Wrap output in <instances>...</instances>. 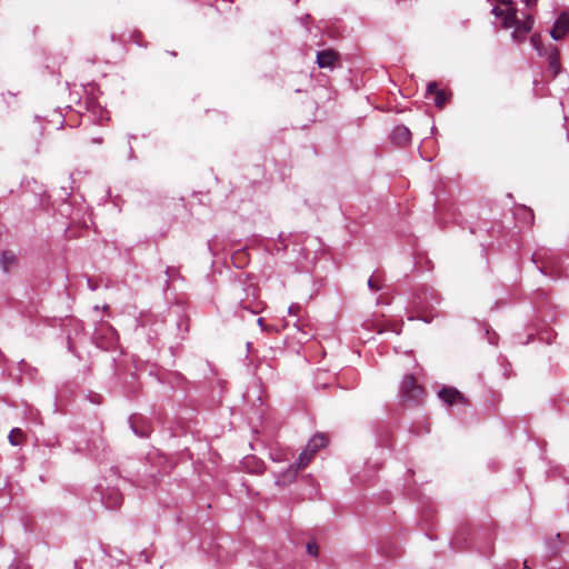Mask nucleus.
<instances>
[{"mask_svg": "<svg viewBox=\"0 0 569 569\" xmlns=\"http://www.w3.org/2000/svg\"><path fill=\"white\" fill-rule=\"evenodd\" d=\"M326 445H327V437L325 435L313 436L309 440L306 449L299 455L298 466L297 467L290 466L284 472L279 475V477L277 478V483L284 486V485L293 481L296 479L298 470L305 468L311 461V459L316 455V452L319 449L326 447Z\"/></svg>", "mask_w": 569, "mask_h": 569, "instance_id": "nucleus-1", "label": "nucleus"}, {"mask_svg": "<svg viewBox=\"0 0 569 569\" xmlns=\"http://www.w3.org/2000/svg\"><path fill=\"white\" fill-rule=\"evenodd\" d=\"M531 42L540 56L547 57L549 63L548 70L552 78H555L560 71L559 51L557 47L549 44L547 48H543L540 43L539 36H533Z\"/></svg>", "mask_w": 569, "mask_h": 569, "instance_id": "nucleus-2", "label": "nucleus"}, {"mask_svg": "<svg viewBox=\"0 0 569 569\" xmlns=\"http://www.w3.org/2000/svg\"><path fill=\"white\" fill-rule=\"evenodd\" d=\"M492 13L500 18L505 28L516 27L518 23L517 10L512 0H498V4L493 7Z\"/></svg>", "mask_w": 569, "mask_h": 569, "instance_id": "nucleus-3", "label": "nucleus"}, {"mask_svg": "<svg viewBox=\"0 0 569 569\" xmlns=\"http://www.w3.org/2000/svg\"><path fill=\"white\" fill-rule=\"evenodd\" d=\"M93 341L97 347L108 350L116 346L117 333L109 325L101 323L96 328L93 333Z\"/></svg>", "mask_w": 569, "mask_h": 569, "instance_id": "nucleus-4", "label": "nucleus"}, {"mask_svg": "<svg viewBox=\"0 0 569 569\" xmlns=\"http://www.w3.org/2000/svg\"><path fill=\"white\" fill-rule=\"evenodd\" d=\"M402 397L407 400H419L423 393V389L417 385L416 378L407 375L401 383Z\"/></svg>", "mask_w": 569, "mask_h": 569, "instance_id": "nucleus-5", "label": "nucleus"}, {"mask_svg": "<svg viewBox=\"0 0 569 569\" xmlns=\"http://www.w3.org/2000/svg\"><path fill=\"white\" fill-rule=\"evenodd\" d=\"M569 31V13L562 12L557 20L552 29L550 30V36L553 40H561Z\"/></svg>", "mask_w": 569, "mask_h": 569, "instance_id": "nucleus-6", "label": "nucleus"}, {"mask_svg": "<svg viewBox=\"0 0 569 569\" xmlns=\"http://www.w3.org/2000/svg\"><path fill=\"white\" fill-rule=\"evenodd\" d=\"M123 497L117 488H107L102 493V503L108 509H117L121 506Z\"/></svg>", "mask_w": 569, "mask_h": 569, "instance_id": "nucleus-7", "label": "nucleus"}, {"mask_svg": "<svg viewBox=\"0 0 569 569\" xmlns=\"http://www.w3.org/2000/svg\"><path fill=\"white\" fill-rule=\"evenodd\" d=\"M391 140L393 141V143L403 147L410 142L411 132L406 126H397L392 130Z\"/></svg>", "mask_w": 569, "mask_h": 569, "instance_id": "nucleus-8", "label": "nucleus"}, {"mask_svg": "<svg viewBox=\"0 0 569 569\" xmlns=\"http://www.w3.org/2000/svg\"><path fill=\"white\" fill-rule=\"evenodd\" d=\"M439 397L442 401H445L448 405H452V403H456L459 401H461V402L465 401L463 396L457 389H453V388L441 389L439 391Z\"/></svg>", "mask_w": 569, "mask_h": 569, "instance_id": "nucleus-9", "label": "nucleus"}, {"mask_svg": "<svg viewBox=\"0 0 569 569\" xmlns=\"http://www.w3.org/2000/svg\"><path fill=\"white\" fill-rule=\"evenodd\" d=\"M338 54L333 50H323L317 53V63L320 68L332 67Z\"/></svg>", "mask_w": 569, "mask_h": 569, "instance_id": "nucleus-10", "label": "nucleus"}, {"mask_svg": "<svg viewBox=\"0 0 569 569\" xmlns=\"http://www.w3.org/2000/svg\"><path fill=\"white\" fill-rule=\"evenodd\" d=\"M533 26V19L530 16H527V18L523 21L518 20V23L516 24L515 31L512 33L515 39L523 37L526 33H528Z\"/></svg>", "mask_w": 569, "mask_h": 569, "instance_id": "nucleus-11", "label": "nucleus"}, {"mask_svg": "<svg viewBox=\"0 0 569 569\" xmlns=\"http://www.w3.org/2000/svg\"><path fill=\"white\" fill-rule=\"evenodd\" d=\"M0 264L4 272H8L16 264V256L12 251H3L0 257Z\"/></svg>", "mask_w": 569, "mask_h": 569, "instance_id": "nucleus-12", "label": "nucleus"}, {"mask_svg": "<svg viewBox=\"0 0 569 569\" xmlns=\"http://www.w3.org/2000/svg\"><path fill=\"white\" fill-rule=\"evenodd\" d=\"M130 423H131V428H132L133 432L137 436H139V437H147V436H149V433H150V426L148 423H146L144 421H141V423H142L141 428H138V426H137L138 420L136 418H131Z\"/></svg>", "mask_w": 569, "mask_h": 569, "instance_id": "nucleus-13", "label": "nucleus"}, {"mask_svg": "<svg viewBox=\"0 0 569 569\" xmlns=\"http://www.w3.org/2000/svg\"><path fill=\"white\" fill-rule=\"evenodd\" d=\"M8 439H9V442L12 445V446H19L23 439H24V435L22 432L21 429L19 428H13L9 436H8Z\"/></svg>", "mask_w": 569, "mask_h": 569, "instance_id": "nucleus-14", "label": "nucleus"}, {"mask_svg": "<svg viewBox=\"0 0 569 569\" xmlns=\"http://www.w3.org/2000/svg\"><path fill=\"white\" fill-rule=\"evenodd\" d=\"M415 307L418 309V315L417 316H409L408 317L409 320L421 319L425 322H430L431 321V319L427 316L426 310H425V308L422 306H420L417 302H415Z\"/></svg>", "mask_w": 569, "mask_h": 569, "instance_id": "nucleus-15", "label": "nucleus"}, {"mask_svg": "<svg viewBox=\"0 0 569 569\" xmlns=\"http://www.w3.org/2000/svg\"><path fill=\"white\" fill-rule=\"evenodd\" d=\"M448 96L443 90H437L435 93V104L439 108L443 107L447 102Z\"/></svg>", "mask_w": 569, "mask_h": 569, "instance_id": "nucleus-16", "label": "nucleus"}, {"mask_svg": "<svg viewBox=\"0 0 569 569\" xmlns=\"http://www.w3.org/2000/svg\"><path fill=\"white\" fill-rule=\"evenodd\" d=\"M307 551L312 556H317L318 555V546L316 543H308Z\"/></svg>", "mask_w": 569, "mask_h": 569, "instance_id": "nucleus-17", "label": "nucleus"}, {"mask_svg": "<svg viewBox=\"0 0 569 569\" xmlns=\"http://www.w3.org/2000/svg\"><path fill=\"white\" fill-rule=\"evenodd\" d=\"M299 310H300V306L297 303H293L288 308V313L291 316H296L299 312Z\"/></svg>", "mask_w": 569, "mask_h": 569, "instance_id": "nucleus-18", "label": "nucleus"}, {"mask_svg": "<svg viewBox=\"0 0 569 569\" xmlns=\"http://www.w3.org/2000/svg\"><path fill=\"white\" fill-rule=\"evenodd\" d=\"M437 90H439V89H438V86H437V83H436V82H430V83L428 84V87H427V92H428L429 94H435V93L437 92Z\"/></svg>", "mask_w": 569, "mask_h": 569, "instance_id": "nucleus-19", "label": "nucleus"}, {"mask_svg": "<svg viewBox=\"0 0 569 569\" xmlns=\"http://www.w3.org/2000/svg\"><path fill=\"white\" fill-rule=\"evenodd\" d=\"M368 287L371 290H379L380 289V287L377 284V282L375 281V279L372 277L369 278V280H368Z\"/></svg>", "mask_w": 569, "mask_h": 569, "instance_id": "nucleus-20", "label": "nucleus"}, {"mask_svg": "<svg viewBox=\"0 0 569 569\" xmlns=\"http://www.w3.org/2000/svg\"><path fill=\"white\" fill-rule=\"evenodd\" d=\"M542 259V256L539 251L535 252L532 256V260L535 263H538Z\"/></svg>", "mask_w": 569, "mask_h": 569, "instance_id": "nucleus-21", "label": "nucleus"}, {"mask_svg": "<svg viewBox=\"0 0 569 569\" xmlns=\"http://www.w3.org/2000/svg\"><path fill=\"white\" fill-rule=\"evenodd\" d=\"M258 325L260 326V328H261L262 330H268V328H267V327H264V320H263V318H259V319H258Z\"/></svg>", "mask_w": 569, "mask_h": 569, "instance_id": "nucleus-22", "label": "nucleus"}, {"mask_svg": "<svg viewBox=\"0 0 569 569\" xmlns=\"http://www.w3.org/2000/svg\"><path fill=\"white\" fill-rule=\"evenodd\" d=\"M242 308H243L244 310H249L251 313H259V309H250V308H249V307H247V306H242Z\"/></svg>", "mask_w": 569, "mask_h": 569, "instance_id": "nucleus-23", "label": "nucleus"}, {"mask_svg": "<svg viewBox=\"0 0 569 569\" xmlns=\"http://www.w3.org/2000/svg\"><path fill=\"white\" fill-rule=\"evenodd\" d=\"M88 286L91 290H96L97 289V286L92 283V281L89 279L88 280Z\"/></svg>", "mask_w": 569, "mask_h": 569, "instance_id": "nucleus-24", "label": "nucleus"}, {"mask_svg": "<svg viewBox=\"0 0 569 569\" xmlns=\"http://www.w3.org/2000/svg\"><path fill=\"white\" fill-rule=\"evenodd\" d=\"M537 0H525L526 4L530 7L532 3H535Z\"/></svg>", "mask_w": 569, "mask_h": 569, "instance_id": "nucleus-25", "label": "nucleus"}, {"mask_svg": "<svg viewBox=\"0 0 569 569\" xmlns=\"http://www.w3.org/2000/svg\"><path fill=\"white\" fill-rule=\"evenodd\" d=\"M546 269H547V267H546V266L539 267V270H540L542 273H546Z\"/></svg>", "mask_w": 569, "mask_h": 569, "instance_id": "nucleus-26", "label": "nucleus"}, {"mask_svg": "<svg viewBox=\"0 0 569 569\" xmlns=\"http://www.w3.org/2000/svg\"><path fill=\"white\" fill-rule=\"evenodd\" d=\"M93 142L96 143H101L102 142V139L101 138H98V139H94Z\"/></svg>", "mask_w": 569, "mask_h": 569, "instance_id": "nucleus-27", "label": "nucleus"}, {"mask_svg": "<svg viewBox=\"0 0 569 569\" xmlns=\"http://www.w3.org/2000/svg\"><path fill=\"white\" fill-rule=\"evenodd\" d=\"M523 569H529L527 561L523 562Z\"/></svg>", "mask_w": 569, "mask_h": 569, "instance_id": "nucleus-28", "label": "nucleus"}]
</instances>
